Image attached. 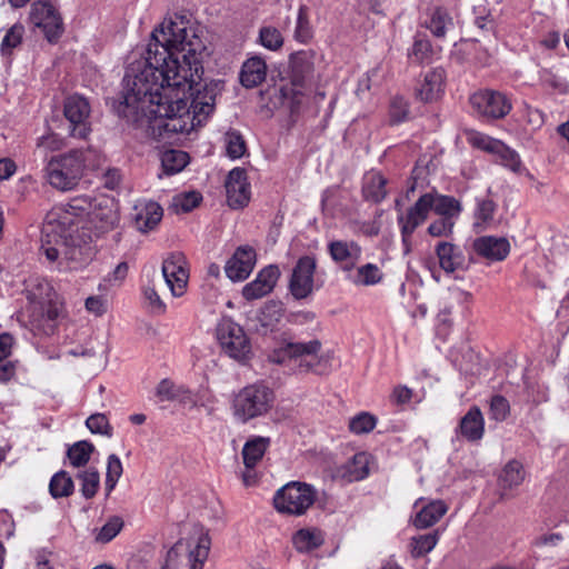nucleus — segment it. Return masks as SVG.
<instances>
[{
    "instance_id": "nucleus-1",
    "label": "nucleus",
    "mask_w": 569,
    "mask_h": 569,
    "mask_svg": "<svg viewBox=\"0 0 569 569\" xmlns=\"http://www.w3.org/2000/svg\"><path fill=\"white\" fill-rule=\"evenodd\" d=\"M204 49L194 26L174 14L152 32L146 57L131 63L123 78V117L147 118L161 138L189 133L214 109L212 90L201 91Z\"/></svg>"
},
{
    "instance_id": "nucleus-2",
    "label": "nucleus",
    "mask_w": 569,
    "mask_h": 569,
    "mask_svg": "<svg viewBox=\"0 0 569 569\" xmlns=\"http://www.w3.org/2000/svg\"><path fill=\"white\" fill-rule=\"evenodd\" d=\"M118 223V206L112 198H73L47 213L41 250L50 262L61 258L74 263L70 268L76 269L92 259L96 252L92 243L112 231Z\"/></svg>"
},
{
    "instance_id": "nucleus-3",
    "label": "nucleus",
    "mask_w": 569,
    "mask_h": 569,
    "mask_svg": "<svg viewBox=\"0 0 569 569\" xmlns=\"http://www.w3.org/2000/svg\"><path fill=\"white\" fill-rule=\"evenodd\" d=\"M100 153L92 148L74 149L52 157L44 167L48 183L60 191L74 189L87 169L99 166Z\"/></svg>"
},
{
    "instance_id": "nucleus-4",
    "label": "nucleus",
    "mask_w": 569,
    "mask_h": 569,
    "mask_svg": "<svg viewBox=\"0 0 569 569\" xmlns=\"http://www.w3.org/2000/svg\"><path fill=\"white\" fill-rule=\"evenodd\" d=\"M431 210L441 216V218L453 220L460 214L462 207L460 201L451 196H443L437 192L422 194L416 203L408 209L406 214L398 217L402 243L407 252L410 250L411 237L415 230L427 220Z\"/></svg>"
},
{
    "instance_id": "nucleus-5",
    "label": "nucleus",
    "mask_w": 569,
    "mask_h": 569,
    "mask_svg": "<svg viewBox=\"0 0 569 569\" xmlns=\"http://www.w3.org/2000/svg\"><path fill=\"white\" fill-rule=\"evenodd\" d=\"M27 298L33 306L32 326L44 335L53 332L54 321L62 310L59 295L47 279L37 278L27 287Z\"/></svg>"
},
{
    "instance_id": "nucleus-6",
    "label": "nucleus",
    "mask_w": 569,
    "mask_h": 569,
    "mask_svg": "<svg viewBox=\"0 0 569 569\" xmlns=\"http://www.w3.org/2000/svg\"><path fill=\"white\" fill-rule=\"evenodd\" d=\"M274 402V392L262 382L248 385L233 393L230 409L240 423L266 416Z\"/></svg>"
},
{
    "instance_id": "nucleus-7",
    "label": "nucleus",
    "mask_w": 569,
    "mask_h": 569,
    "mask_svg": "<svg viewBox=\"0 0 569 569\" xmlns=\"http://www.w3.org/2000/svg\"><path fill=\"white\" fill-rule=\"evenodd\" d=\"M321 348L319 340H310L307 342H287L274 349L270 356V361L283 365L295 373H325L320 369L321 360H317L316 356Z\"/></svg>"
},
{
    "instance_id": "nucleus-8",
    "label": "nucleus",
    "mask_w": 569,
    "mask_h": 569,
    "mask_svg": "<svg viewBox=\"0 0 569 569\" xmlns=\"http://www.w3.org/2000/svg\"><path fill=\"white\" fill-rule=\"evenodd\" d=\"M317 490L306 482L291 481L278 489L273 505L278 512L289 516H302L315 503Z\"/></svg>"
},
{
    "instance_id": "nucleus-9",
    "label": "nucleus",
    "mask_w": 569,
    "mask_h": 569,
    "mask_svg": "<svg viewBox=\"0 0 569 569\" xmlns=\"http://www.w3.org/2000/svg\"><path fill=\"white\" fill-rule=\"evenodd\" d=\"M221 350L230 358L243 362L249 359L251 343L243 328L230 318H222L217 326Z\"/></svg>"
},
{
    "instance_id": "nucleus-10",
    "label": "nucleus",
    "mask_w": 569,
    "mask_h": 569,
    "mask_svg": "<svg viewBox=\"0 0 569 569\" xmlns=\"http://www.w3.org/2000/svg\"><path fill=\"white\" fill-rule=\"evenodd\" d=\"M29 21L50 43L57 42L63 33L61 14L50 0H38L31 4Z\"/></svg>"
},
{
    "instance_id": "nucleus-11",
    "label": "nucleus",
    "mask_w": 569,
    "mask_h": 569,
    "mask_svg": "<svg viewBox=\"0 0 569 569\" xmlns=\"http://www.w3.org/2000/svg\"><path fill=\"white\" fill-rule=\"evenodd\" d=\"M469 100L473 112L488 120L502 119L512 109L507 94L491 89L479 90L471 94Z\"/></svg>"
},
{
    "instance_id": "nucleus-12",
    "label": "nucleus",
    "mask_w": 569,
    "mask_h": 569,
    "mask_svg": "<svg viewBox=\"0 0 569 569\" xmlns=\"http://www.w3.org/2000/svg\"><path fill=\"white\" fill-rule=\"evenodd\" d=\"M91 108L88 100L73 94L66 99L63 114L67 121V131L70 137L87 139L91 132Z\"/></svg>"
},
{
    "instance_id": "nucleus-13",
    "label": "nucleus",
    "mask_w": 569,
    "mask_h": 569,
    "mask_svg": "<svg viewBox=\"0 0 569 569\" xmlns=\"http://www.w3.org/2000/svg\"><path fill=\"white\" fill-rule=\"evenodd\" d=\"M468 140L473 147L495 154L497 161L509 170L517 173L523 170L518 152L506 146L502 141L478 131L471 132Z\"/></svg>"
},
{
    "instance_id": "nucleus-14",
    "label": "nucleus",
    "mask_w": 569,
    "mask_h": 569,
    "mask_svg": "<svg viewBox=\"0 0 569 569\" xmlns=\"http://www.w3.org/2000/svg\"><path fill=\"white\" fill-rule=\"evenodd\" d=\"M162 276L173 297L183 296L189 280L186 257L181 252L169 254L162 262Z\"/></svg>"
},
{
    "instance_id": "nucleus-15",
    "label": "nucleus",
    "mask_w": 569,
    "mask_h": 569,
    "mask_svg": "<svg viewBox=\"0 0 569 569\" xmlns=\"http://www.w3.org/2000/svg\"><path fill=\"white\" fill-rule=\"evenodd\" d=\"M316 260L305 256L300 258L292 270L289 288L296 299L307 298L313 290V273Z\"/></svg>"
},
{
    "instance_id": "nucleus-16",
    "label": "nucleus",
    "mask_w": 569,
    "mask_h": 569,
    "mask_svg": "<svg viewBox=\"0 0 569 569\" xmlns=\"http://www.w3.org/2000/svg\"><path fill=\"white\" fill-rule=\"evenodd\" d=\"M228 204L233 209L243 208L250 200V183L247 180L246 170L232 169L226 180Z\"/></svg>"
},
{
    "instance_id": "nucleus-17",
    "label": "nucleus",
    "mask_w": 569,
    "mask_h": 569,
    "mask_svg": "<svg viewBox=\"0 0 569 569\" xmlns=\"http://www.w3.org/2000/svg\"><path fill=\"white\" fill-rule=\"evenodd\" d=\"M256 264V251L250 246H240L227 261L224 272L231 281H243Z\"/></svg>"
},
{
    "instance_id": "nucleus-18",
    "label": "nucleus",
    "mask_w": 569,
    "mask_h": 569,
    "mask_svg": "<svg viewBox=\"0 0 569 569\" xmlns=\"http://www.w3.org/2000/svg\"><path fill=\"white\" fill-rule=\"evenodd\" d=\"M413 508L417 510L412 523L418 529H426L437 523L448 511V506L443 500H429L419 498Z\"/></svg>"
},
{
    "instance_id": "nucleus-19",
    "label": "nucleus",
    "mask_w": 569,
    "mask_h": 569,
    "mask_svg": "<svg viewBox=\"0 0 569 569\" xmlns=\"http://www.w3.org/2000/svg\"><path fill=\"white\" fill-rule=\"evenodd\" d=\"M331 259L338 263L343 271L355 269L361 259L362 248L356 241L335 240L328 244Z\"/></svg>"
},
{
    "instance_id": "nucleus-20",
    "label": "nucleus",
    "mask_w": 569,
    "mask_h": 569,
    "mask_svg": "<svg viewBox=\"0 0 569 569\" xmlns=\"http://www.w3.org/2000/svg\"><path fill=\"white\" fill-rule=\"evenodd\" d=\"M280 276L277 266L263 268L254 280L247 283L242 289V296L247 300L260 299L270 293Z\"/></svg>"
},
{
    "instance_id": "nucleus-21",
    "label": "nucleus",
    "mask_w": 569,
    "mask_h": 569,
    "mask_svg": "<svg viewBox=\"0 0 569 569\" xmlns=\"http://www.w3.org/2000/svg\"><path fill=\"white\" fill-rule=\"evenodd\" d=\"M476 253L491 261H501L510 251V243L506 238L483 236L473 241Z\"/></svg>"
},
{
    "instance_id": "nucleus-22",
    "label": "nucleus",
    "mask_w": 569,
    "mask_h": 569,
    "mask_svg": "<svg viewBox=\"0 0 569 569\" xmlns=\"http://www.w3.org/2000/svg\"><path fill=\"white\" fill-rule=\"evenodd\" d=\"M456 433L457 437H462L470 442L482 439L485 433V419L478 407H471L460 419Z\"/></svg>"
},
{
    "instance_id": "nucleus-23",
    "label": "nucleus",
    "mask_w": 569,
    "mask_h": 569,
    "mask_svg": "<svg viewBox=\"0 0 569 569\" xmlns=\"http://www.w3.org/2000/svg\"><path fill=\"white\" fill-rule=\"evenodd\" d=\"M267 70L264 59L260 56H252L242 63L239 73L240 83L247 89L256 88L266 80Z\"/></svg>"
},
{
    "instance_id": "nucleus-24",
    "label": "nucleus",
    "mask_w": 569,
    "mask_h": 569,
    "mask_svg": "<svg viewBox=\"0 0 569 569\" xmlns=\"http://www.w3.org/2000/svg\"><path fill=\"white\" fill-rule=\"evenodd\" d=\"M445 81L443 69L429 70L416 89L417 97L425 102L438 99L442 92Z\"/></svg>"
},
{
    "instance_id": "nucleus-25",
    "label": "nucleus",
    "mask_w": 569,
    "mask_h": 569,
    "mask_svg": "<svg viewBox=\"0 0 569 569\" xmlns=\"http://www.w3.org/2000/svg\"><path fill=\"white\" fill-rule=\"evenodd\" d=\"M436 254L438 257L441 269L448 273L455 272L457 269L463 267V252L458 246L451 242H439L436 246Z\"/></svg>"
},
{
    "instance_id": "nucleus-26",
    "label": "nucleus",
    "mask_w": 569,
    "mask_h": 569,
    "mask_svg": "<svg viewBox=\"0 0 569 569\" xmlns=\"http://www.w3.org/2000/svg\"><path fill=\"white\" fill-rule=\"evenodd\" d=\"M497 204L488 198H477L473 210L472 227L475 231L482 232L496 224L495 214Z\"/></svg>"
},
{
    "instance_id": "nucleus-27",
    "label": "nucleus",
    "mask_w": 569,
    "mask_h": 569,
    "mask_svg": "<svg viewBox=\"0 0 569 569\" xmlns=\"http://www.w3.org/2000/svg\"><path fill=\"white\" fill-rule=\"evenodd\" d=\"M270 446V439L262 436L249 438L241 451L246 469H254Z\"/></svg>"
},
{
    "instance_id": "nucleus-28",
    "label": "nucleus",
    "mask_w": 569,
    "mask_h": 569,
    "mask_svg": "<svg viewBox=\"0 0 569 569\" xmlns=\"http://www.w3.org/2000/svg\"><path fill=\"white\" fill-rule=\"evenodd\" d=\"M312 57L307 52L297 53L292 58V84L297 88V93L305 87L306 81L312 78Z\"/></svg>"
},
{
    "instance_id": "nucleus-29",
    "label": "nucleus",
    "mask_w": 569,
    "mask_h": 569,
    "mask_svg": "<svg viewBox=\"0 0 569 569\" xmlns=\"http://www.w3.org/2000/svg\"><path fill=\"white\" fill-rule=\"evenodd\" d=\"M163 211L159 203L150 201L138 209L134 218L136 227L141 232L152 230L162 218Z\"/></svg>"
},
{
    "instance_id": "nucleus-30",
    "label": "nucleus",
    "mask_w": 569,
    "mask_h": 569,
    "mask_svg": "<svg viewBox=\"0 0 569 569\" xmlns=\"http://www.w3.org/2000/svg\"><path fill=\"white\" fill-rule=\"evenodd\" d=\"M323 541L325 536L318 528L300 529L292 537L293 546L299 552H310L319 548Z\"/></svg>"
},
{
    "instance_id": "nucleus-31",
    "label": "nucleus",
    "mask_w": 569,
    "mask_h": 569,
    "mask_svg": "<svg viewBox=\"0 0 569 569\" xmlns=\"http://www.w3.org/2000/svg\"><path fill=\"white\" fill-rule=\"evenodd\" d=\"M425 26L437 38H443L453 29V21L448 11L443 8H435L425 20Z\"/></svg>"
},
{
    "instance_id": "nucleus-32",
    "label": "nucleus",
    "mask_w": 569,
    "mask_h": 569,
    "mask_svg": "<svg viewBox=\"0 0 569 569\" xmlns=\"http://www.w3.org/2000/svg\"><path fill=\"white\" fill-rule=\"evenodd\" d=\"M386 182V179L379 172H368L363 177V197L376 203L382 201L387 194Z\"/></svg>"
},
{
    "instance_id": "nucleus-33",
    "label": "nucleus",
    "mask_w": 569,
    "mask_h": 569,
    "mask_svg": "<svg viewBox=\"0 0 569 569\" xmlns=\"http://www.w3.org/2000/svg\"><path fill=\"white\" fill-rule=\"evenodd\" d=\"M526 477L523 466L518 460H511L502 468L498 482L502 490H511L520 486Z\"/></svg>"
},
{
    "instance_id": "nucleus-34",
    "label": "nucleus",
    "mask_w": 569,
    "mask_h": 569,
    "mask_svg": "<svg viewBox=\"0 0 569 569\" xmlns=\"http://www.w3.org/2000/svg\"><path fill=\"white\" fill-rule=\"evenodd\" d=\"M189 154L182 150L169 149L161 153L162 173L172 176L182 171L189 163Z\"/></svg>"
},
{
    "instance_id": "nucleus-35",
    "label": "nucleus",
    "mask_w": 569,
    "mask_h": 569,
    "mask_svg": "<svg viewBox=\"0 0 569 569\" xmlns=\"http://www.w3.org/2000/svg\"><path fill=\"white\" fill-rule=\"evenodd\" d=\"M383 278L381 269L375 263H366L356 269L349 276V280L356 286H375Z\"/></svg>"
},
{
    "instance_id": "nucleus-36",
    "label": "nucleus",
    "mask_w": 569,
    "mask_h": 569,
    "mask_svg": "<svg viewBox=\"0 0 569 569\" xmlns=\"http://www.w3.org/2000/svg\"><path fill=\"white\" fill-rule=\"evenodd\" d=\"M74 491L72 477L64 470L56 472L49 482V492L54 499L69 497Z\"/></svg>"
},
{
    "instance_id": "nucleus-37",
    "label": "nucleus",
    "mask_w": 569,
    "mask_h": 569,
    "mask_svg": "<svg viewBox=\"0 0 569 569\" xmlns=\"http://www.w3.org/2000/svg\"><path fill=\"white\" fill-rule=\"evenodd\" d=\"M370 457L366 452H358L347 462L345 476L349 481H359L369 475Z\"/></svg>"
},
{
    "instance_id": "nucleus-38",
    "label": "nucleus",
    "mask_w": 569,
    "mask_h": 569,
    "mask_svg": "<svg viewBox=\"0 0 569 569\" xmlns=\"http://www.w3.org/2000/svg\"><path fill=\"white\" fill-rule=\"evenodd\" d=\"M93 450L94 447L91 442L81 440L74 442L68 448L67 457L72 467L80 468L88 463Z\"/></svg>"
},
{
    "instance_id": "nucleus-39",
    "label": "nucleus",
    "mask_w": 569,
    "mask_h": 569,
    "mask_svg": "<svg viewBox=\"0 0 569 569\" xmlns=\"http://www.w3.org/2000/svg\"><path fill=\"white\" fill-rule=\"evenodd\" d=\"M313 36V29L309 19V8L301 4L298 9L296 26L293 30V38L300 43H307Z\"/></svg>"
},
{
    "instance_id": "nucleus-40",
    "label": "nucleus",
    "mask_w": 569,
    "mask_h": 569,
    "mask_svg": "<svg viewBox=\"0 0 569 569\" xmlns=\"http://www.w3.org/2000/svg\"><path fill=\"white\" fill-rule=\"evenodd\" d=\"M76 477L80 480V491L82 497L86 499L93 498L100 486V475L98 470L90 467L79 471Z\"/></svg>"
},
{
    "instance_id": "nucleus-41",
    "label": "nucleus",
    "mask_w": 569,
    "mask_h": 569,
    "mask_svg": "<svg viewBox=\"0 0 569 569\" xmlns=\"http://www.w3.org/2000/svg\"><path fill=\"white\" fill-rule=\"evenodd\" d=\"M24 27L21 23H14L7 31L0 43V52L3 57H10L23 40Z\"/></svg>"
},
{
    "instance_id": "nucleus-42",
    "label": "nucleus",
    "mask_w": 569,
    "mask_h": 569,
    "mask_svg": "<svg viewBox=\"0 0 569 569\" xmlns=\"http://www.w3.org/2000/svg\"><path fill=\"white\" fill-rule=\"evenodd\" d=\"M210 550V538L207 533L198 537L196 546L189 552L190 569H202Z\"/></svg>"
},
{
    "instance_id": "nucleus-43",
    "label": "nucleus",
    "mask_w": 569,
    "mask_h": 569,
    "mask_svg": "<svg viewBox=\"0 0 569 569\" xmlns=\"http://www.w3.org/2000/svg\"><path fill=\"white\" fill-rule=\"evenodd\" d=\"M258 41L263 48L270 51H278L283 46V37L280 30L273 26L261 27Z\"/></svg>"
},
{
    "instance_id": "nucleus-44",
    "label": "nucleus",
    "mask_w": 569,
    "mask_h": 569,
    "mask_svg": "<svg viewBox=\"0 0 569 569\" xmlns=\"http://www.w3.org/2000/svg\"><path fill=\"white\" fill-rule=\"evenodd\" d=\"M438 542L437 533H426L411 539V555L419 558L430 552Z\"/></svg>"
},
{
    "instance_id": "nucleus-45",
    "label": "nucleus",
    "mask_w": 569,
    "mask_h": 569,
    "mask_svg": "<svg viewBox=\"0 0 569 569\" xmlns=\"http://www.w3.org/2000/svg\"><path fill=\"white\" fill-rule=\"evenodd\" d=\"M123 468L120 458L112 453L108 457L107 473H106V490L109 495L116 487L120 477L122 476Z\"/></svg>"
},
{
    "instance_id": "nucleus-46",
    "label": "nucleus",
    "mask_w": 569,
    "mask_h": 569,
    "mask_svg": "<svg viewBox=\"0 0 569 569\" xmlns=\"http://www.w3.org/2000/svg\"><path fill=\"white\" fill-rule=\"evenodd\" d=\"M409 59L416 63L429 62L433 56L432 47L427 39L418 38L409 50Z\"/></svg>"
},
{
    "instance_id": "nucleus-47",
    "label": "nucleus",
    "mask_w": 569,
    "mask_h": 569,
    "mask_svg": "<svg viewBox=\"0 0 569 569\" xmlns=\"http://www.w3.org/2000/svg\"><path fill=\"white\" fill-rule=\"evenodd\" d=\"M377 419L368 412H361L349 421V429L356 435L368 433L375 429Z\"/></svg>"
},
{
    "instance_id": "nucleus-48",
    "label": "nucleus",
    "mask_w": 569,
    "mask_h": 569,
    "mask_svg": "<svg viewBox=\"0 0 569 569\" xmlns=\"http://www.w3.org/2000/svg\"><path fill=\"white\" fill-rule=\"evenodd\" d=\"M226 151L229 158L239 159L246 152V143L239 132L230 131L224 137Z\"/></svg>"
},
{
    "instance_id": "nucleus-49",
    "label": "nucleus",
    "mask_w": 569,
    "mask_h": 569,
    "mask_svg": "<svg viewBox=\"0 0 569 569\" xmlns=\"http://www.w3.org/2000/svg\"><path fill=\"white\" fill-rule=\"evenodd\" d=\"M202 196L197 191L180 193L173 198L172 206L177 212H189L199 206Z\"/></svg>"
},
{
    "instance_id": "nucleus-50",
    "label": "nucleus",
    "mask_w": 569,
    "mask_h": 569,
    "mask_svg": "<svg viewBox=\"0 0 569 569\" xmlns=\"http://www.w3.org/2000/svg\"><path fill=\"white\" fill-rule=\"evenodd\" d=\"M541 82L557 91L558 93H567L569 91V84L566 79L550 69H542L539 73Z\"/></svg>"
},
{
    "instance_id": "nucleus-51",
    "label": "nucleus",
    "mask_w": 569,
    "mask_h": 569,
    "mask_svg": "<svg viewBox=\"0 0 569 569\" xmlns=\"http://www.w3.org/2000/svg\"><path fill=\"white\" fill-rule=\"evenodd\" d=\"M128 264L127 262H120L112 272L108 273L103 281L99 283L98 290L99 291H107L109 287L118 286L120 284L128 273Z\"/></svg>"
},
{
    "instance_id": "nucleus-52",
    "label": "nucleus",
    "mask_w": 569,
    "mask_h": 569,
    "mask_svg": "<svg viewBox=\"0 0 569 569\" xmlns=\"http://www.w3.org/2000/svg\"><path fill=\"white\" fill-rule=\"evenodd\" d=\"M122 526L123 522L119 517L111 518L102 526L96 540L103 543L111 541L120 532Z\"/></svg>"
},
{
    "instance_id": "nucleus-53",
    "label": "nucleus",
    "mask_w": 569,
    "mask_h": 569,
    "mask_svg": "<svg viewBox=\"0 0 569 569\" xmlns=\"http://www.w3.org/2000/svg\"><path fill=\"white\" fill-rule=\"evenodd\" d=\"M86 426L92 433L111 435V427L108 418L103 413H93L88 417Z\"/></svg>"
},
{
    "instance_id": "nucleus-54",
    "label": "nucleus",
    "mask_w": 569,
    "mask_h": 569,
    "mask_svg": "<svg viewBox=\"0 0 569 569\" xmlns=\"http://www.w3.org/2000/svg\"><path fill=\"white\" fill-rule=\"evenodd\" d=\"M491 417L497 421H502L509 413V402L502 396H493L490 401Z\"/></svg>"
},
{
    "instance_id": "nucleus-55",
    "label": "nucleus",
    "mask_w": 569,
    "mask_h": 569,
    "mask_svg": "<svg viewBox=\"0 0 569 569\" xmlns=\"http://www.w3.org/2000/svg\"><path fill=\"white\" fill-rule=\"evenodd\" d=\"M455 221L449 218H440L428 227V233L432 237H447L452 233Z\"/></svg>"
},
{
    "instance_id": "nucleus-56",
    "label": "nucleus",
    "mask_w": 569,
    "mask_h": 569,
    "mask_svg": "<svg viewBox=\"0 0 569 569\" xmlns=\"http://www.w3.org/2000/svg\"><path fill=\"white\" fill-rule=\"evenodd\" d=\"M563 541V536L559 532L542 533L533 538L531 547L542 549L545 547H557Z\"/></svg>"
},
{
    "instance_id": "nucleus-57",
    "label": "nucleus",
    "mask_w": 569,
    "mask_h": 569,
    "mask_svg": "<svg viewBox=\"0 0 569 569\" xmlns=\"http://www.w3.org/2000/svg\"><path fill=\"white\" fill-rule=\"evenodd\" d=\"M161 401H171L178 398L179 389L169 379H163L159 382L156 391Z\"/></svg>"
},
{
    "instance_id": "nucleus-58",
    "label": "nucleus",
    "mask_w": 569,
    "mask_h": 569,
    "mask_svg": "<svg viewBox=\"0 0 569 569\" xmlns=\"http://www.w3.org/2000/svg\"><path fill=\"white\" fill-rule=\"evenodd\" d=\"M37 146L49 151H56L62 149L64 142L57 133H48L38 139Z\"/></svg>"
},
{
    "instance_id": "nucleus-59",
    "label": "nucleus",
    "mask_w": 569,
    "mask_h": 569,
    "mask_svg": "<svg viewBox=\"0 0 569 569\" xmlns=\"http://www.w3.org/2000/svg\"><path fill=\"white\" fill-rule=\"evenodd\" d=\"M408 114L407 102L402 98H395L390 104V118L393 122H401Z\"/></svg>"
},
{
    "instance_id": "nucleus-60",
    "label": "nucleus",
    "mask_w": 569,
    "mask_h": 569,
    "mask_svg": "<svg viewBox=\"0 0 569 569\" xmlns=\"http://www.w3.org/2000/svg\"><path fill=\"white\" fill-rule=\"evenodd\" d=\"M86 310L94 316H102L107 311V300L100 296H90L84 302Z\"/></svg>"
},
{
    "instance_id": "nucleus-61",
    "label": "nucleus",
    "mask_w": 569,
    "mask_h": 569,
    "mask_svg": "<svg viewBox=\"0 0 569 569\" xmlns=\"http://www.w3.org/2000/svg\"><path fill=\"white\" fill-rule=\"evenodd\" d=\"M475 24L481 30H490L493 27V20L482 6L476 8Z\"/></svg>"
},
{
    "instance_id": "nucleus-62",
    "label": "nucleus",
    "mask_w": 569,
    "mask_h": 569,
    "mask_svg": "<svg viewBox=\"0 0 569 569\" xmlns=\"http://www.w3.org/2000/svg\"><path fill=\"white\" fill-rule=\"evenodd\" d=\"M144 298L148 300L153 311L158 313L164 312L166 305L163 303L160 296L153 288L148 287L144 289Z\"/></svg>"
},
{
    "instance_id": "nucleus-63",
    "label": "nucleus",
    "mask_w": 569,
    "mask_h": 569,
    "mask_svg": "<svg viewBox=\"0 0 569 569\" xmlns=\"http://www.w3.org/2000/svg\"><path fill=\"white\" fill-rule=\"evenodd\" d=\"M412 391L406 386H398L393 389L391 400L397 405H405L411 400Z\"/></svg>"
},
{
    "instance_id": "nucleus-64",
    "label": "nucleus",
    "mask_w": 569,
    "mask_h": 569,
    "mask_svg": "<svg viewBox=\"0 0 569 569\" xmlns=\"http://www.w3.org/2000/svg\"><path fill=\"white\" fill-rule=\"evenodd\" d=\"M121 181V174L118 169H108L103 177L104 187L114 190L119 187Z\"/></svg>"
}]
</instances>
